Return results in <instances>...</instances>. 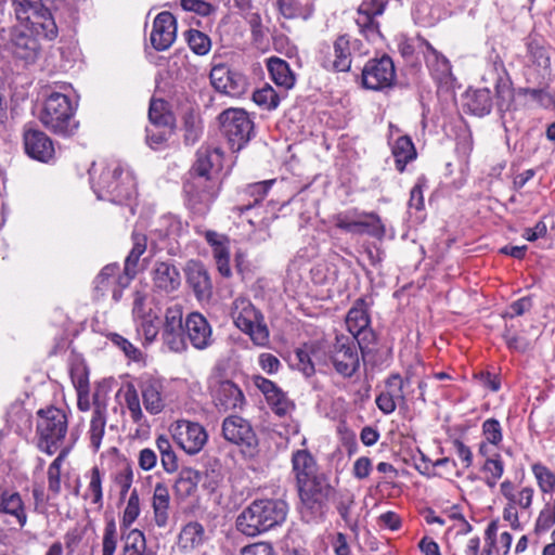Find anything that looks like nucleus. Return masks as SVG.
<instances>
[{
	"mask_svg": "<svg viewBox=\"0 0 555 555\" xmlns=\"http://www.w3.org/2000/svg\"><path fill=\"white\" fill-rule=\"evenodd\" d=\"M288 504L282 499H258L245 507L236 519V528L247 537H256L281 526L287 517Z\"/></svg>",
	"mask_w": 555,
	"mask_h": 555,
	"instance_id": "obj_1",
	"label": "nucleus"
},
{
	"mask_svg": "<svg viewBox=\"0 0 555 555\" xmlns=\"http://www.w3.org/2000/svg\"><path fill=\"white\" fill-rule=\"evenodd\" d=\"M95 164L89 173L92 180V189L99 199L122 204L131 199L135 194V180L132 173L124 170L117 162H111L102 167L98 179L94 178Z\"/></svg>",
	"mask_w": 555,
	"mask_h": 555,
	"instance_id": "obj_2",
	"label": "nucleus"
},
{
	"mask_svg": "<svg viewBox=\"0 0 555 555\" xmlns=\"http://www.w3.org/2000/svg\"><path fill=\"white\" fill-rule=\"evenodd\" d=\"M69 88L63 83L60 86L61 91H52L47 95L39 117L46 128L63 137L73 135L78 128L74 118L75 106L65 93Z\"/></svg>",
	"mask_w": 555,
	"mask_h": 555,
	"instance_id": "obj_3",
	"label": "nucleus"
},
{
	"mask_svg": "<svg viewBox=\"0 0 555 555\" xmlns=\"http://www.w3.org/2000/svg\"><path fill=\"white\" fill-rule=\"evenodd\" d=\"M366 53L367 50L360 39L349 34H341L333 40L332 44L326 42L321 44L318 60L320 65L326 70L347 73L351 68L353 56Z\"/></svg>",
	"mask_w": 555,
	"mask_h": 555,
	"instance_id": "obj_4",
	"label": "nucleus"
},
{
	"mask_svg": "<svg viewBox=\"0 0 555 555\" xmlns=\"http://www.w3.org/2000/svg\"><path fill=\"white\" fill-rule=\"evenodd\" d=\"M68 430V420L65 411L50 406L37 412L36 437L37 448L48 454H54L61 449Z\"/></svg>",
	"mask_w": 555,
	"mask_h": 555,
	"instance_id": "obj_5",
	"label": "nucleus"
},
{
	"mask_svg": "<svg viewBox=\"0 0 555 555\" xmlns=\"http://www.w3.org/2000/svg\"><path fill=\"white\" fill-rule=\"evenodd\" d=\"M54 0H13L16 18L35 26L49 40L57 36V26L51 13Z\"/></svg>",
	"mask_w": 555,
	"mask_h": 555,
	"instance_id": "obj_6",
	"label": "nucleus"
},
{
	"mask_svg": "<svg viewBox=\"0 0 555 555\" xmlns=\"http://www.w3.org/2000/svg\"><path fill=\"white\" fill-rule=\"evenodd\" d=\"M234 324L258 346H264L269 341V330L262 314L256 310L253 304L245 298L234 300L231 308Z\"/></svg>",
	"mask_w": 555,
	"mask_h": 555,
	"instance_id": "obj_7",
	"label": "nucleus"
},
{
	"mask_svg": "<svg viewBox=\"0 0 555 555\" xmlns=\"http://www.w3.org/2000/svg\"><path fill=\"white\" fill-rule=\"evenodd\" d=\"M297 490L302 506L308 509L312 516H322L327 506V502L333 499L335 494V488L331 485L328 477L324 473H320L297 485Z\"/></svg>",
	"mask_w": 555,
	"mask_h": 555,
	"instance_id": "obj_8",
	"label": "nucleus"
},
{
	"mask_svg": "<svg viewBox=\"0 0 555 555\" xmlns=\"http://www.w3.org/2000/svg\"><path fill=\"white\" fill-rule=\"evenodd\" d=\"M220 191V178L190 172V179L184 184L189 206L197 214L208 211Z\"/></svg>",
	"mask_w": 555,
	"mask_h": 555,
	"instance_id": "obj_9",
	"label": "nucleus"
},
{
	"mask_svg": "<svg viewBox=\"0 0 555 555\" xmlns=\"http://www.w3.org/2000/svg\"><path fill=\"white\" fill-rule=\"evenodd\" d=\"M221 131L233 151H240L251 139L254 122L243 108H228L219 115Z\"/></svg>",
	"mask_w": 555,
	"mask_h": 555,
	"instance_id": "obj_10",
	"label": "nucleus"
},
{
	"mask_svg": "<svg viewBox=\"0 0 555 555\" xmlns=\"http://www.w3.org/2000/svg\"><path fill=\"white\" fill-rule=\"evenodd\" d=\"M337 228L352 234H367L382 238L385 235V225L375 212H364L358 209L339 212L335 217Z\"/></svg>",
	"mask_w": 555,
	"mask_h": 555,
	"instance_id": "obj_11",
	"label": "nucleus"
},
{
	"mask_svg": "<svg viewBox=\"0 0 555 555\" xmlns=\"http://www.w3.org/2000/svg\"><path fill=\"white\" fill-rule=\"evenodd\" d=\"M22 24L11 33V50L17 59L34 63L41 51L40 39L49 40V38L40 34L31 24Z\"/></svg>",
	"mask_w": 555,
	"mask_h": 555,
	"instance_id": "obj_12",
	"label": "nucleus"
},
{
	"mask_svg": "<svg viewBox=\"0 0 555 555\" xmlns=\"http://www.w3.org/2000/svg\"><path fill=\"white\" fill-rule=\"evenodd\" d=\"M330 359L335 371L343 377H352L360 367L357 344L348 336H336L330 349Z\"/></svg>",
	"mask_w": 555,
	"mask_h": 555,
	"instance_id": "obj_13",
	"label": "nucleus"
},
{
	"mask_svg": "<svg viewBox=\"0 0 555 555\" xmlns=\"http://www.w3.org/2000/svg\"><path fill=\"white\" fill-rule=\"evenodd\" d=\"M395 80V65L386 54L367 61L362 69V85L365 89L379 91L391 87Z\"/></svg>",
	"mask_w": 555,
	"mask_h": 555,
	"instance_id": "obj_14",
	"label": "nucleus"
},
{
	"mask_svg": "<svg viewBox=\"0 0 555 555\" xmlns=\"http://www.w3.org/2000/svg\"><path fill=\"white\" fill-rule=\"evenodd\" d=\"M386 0H363L357 10L356 24L366 40L376 42L383 38L379 22L386 10Z\"/></svg>",
	"mask_w": 555,
	"mask_h": 555,
	"instance_id": "obj_15",
	"label": "nucleus"
},
{
	"mask_svg": "<svg viewBox=\"0 0 555 555\" xmlns=\"http://www.w3.org/2000/svg\"><path fill=\"white\" fill-rule=\"evenodd\" d=\"M209 78L217 91L231 96L243 95L248 87L247 78L241 72L223 63L212 66Z\"/></svg>",
	"mask_w": 555,
	"mask_h": 555,
	"instance_id": "obj_16",
	"label": "nucleus"
},
{
	"mask_svg": "<svg viewBox=\"0 0 555 555\" xmlns=\"http://www.w3.org/2000/svg\"><path fill=\"white\" fill-rule=\"evenodd\" d=\"M215 405L220 411L242 410L246 404L243 390L227 378H212L209 384Z\"/></svg>",
	"mask_w": 555,
	"mask_h": 555,
	"instance_id": "obj_17",
	"label": "nucleus"
},
{
	"mask_svg": "<svg viewBox=\"0 0 555 555\" xmlns=\"http://www.w3.org/2000/svg\"><path fill=\"white\" fill-rule=\"evenodd\" d=\"M184 332L182 307L175 304L166 309L162 339L171 351L181 352L186 348Z\"/></svg>",
	"mask_w": 555,
	"mask_h": 555,
	"instance_id": "obj_18",
	"label": "nucleus"
},
{
	"mask_svg": "<svg viewBox=\"0 0 555 555\" xmlns=\"http://www.w3.org/2000/svg\"><path fill=\"white\" fill-rule=\"evenodd\" d=\"M177 444L188 454L198 453L207 442V433L198 423L181 420L172 428Z\"/></svg>",
	"mask_w": 555,
	"mask_h": 555,
	"instance_id": "obj_19",
	"label": "nucleus"
},
{
	"mask_svg": "<svg viewBox=\"0 0 555 555\" xmlns=\"http://www.w3.org/2000/svg\"><path fill=\"white\" fill-rule=\"evenodd\" d=\"M222 435L225 440L246 449L249 453L254 452L258 444L256 434L249 422L237 415L224 418Z\"/></svg>",
	"mask_w": 555,
	"mask_h": 555,
	"instance_id": "obj_20",
	"label": "nucleus"
},
{
	"mask_svg": "<svg viewBox=\"0 0 555 555\" xmlns=\"http://www.w3.org/2000/svg\"><path fill=\"white\" fill-rule=\"evenodd\" d=\"M25 153L33 159L49 163L54 158L52 140L41 130L26 128L23 134Z\"/></svg>",
	"mask_w": 555,
	"mask_h": 555,
	"instance_id": "obj_21",
	"label": "nucleus"
},
{
	"mask_svg": "<svg viewBox=\"0 0 555 555\" xmlns=\"http://www.w3.org/2000/svg\"><path fill=\"white\" fill-rule=\"evenodd\" d=\"M177 37V21L172 13L160 12L153 22L151 43L157 51L168 50Z\"/></svg>",
	"mask_w": 555,
	"mask_h": 555,
	"instance_id": "obj_22",
	"label": "nucleus"
},
{
	"mask_svg": "<svg viewBox=\"0 0 555 555\" xmlns=\"http://www.w3.org/2000/svg\"><path fill=\"white\" fill-rule=\"evenodd\" d=\"M186 283L199 301H207L212 296L210 275L201 261L191 260L185 268Z\"/></svg>",
	"mask_w": 555,
	"mask_h": 555,
	"instance_id": "obj_23",
	"label": "nucleus"
},
{
	"mask_svg": "<svg viewBox=\"0 0 555 555\" xmlns=\"http://www.w3.org/2000/svg\"><path fill=\"white\" fill-rule=\"evenodd\" d=\"M126 278L119 273V267L116 263L105 266L94 280V291L98 296H104L107 292H112L113 299L118 301L121 298L122 289L126 288L130 282L122 283Z\"/></svg>",
	"mask_w": 555,
	"mask_h": 555,
	"instance_id": "obj_24",
	"label": "nucleus"
},
{
	"mask_svg": "<svg viewBox=\"0 0 555 555\" xmlns=\"http://www.w3.org/2000/svg\"><path fill=\"white\" fill-rule=\"evenodd\" d=\"M184 327L186 337L195 349L204 350L212 344V330L203 314L190 313L185 319Z\"/></svg>",
	"mask_w": 555,
	"mask_h": 555,
	"instance_id": "obj_25",
	"label": "nucleus"
},
{
	"mask_svg": "<svg viewBox=\"0 0 555 555\" xmlns=\"http://www.w3.org/2000/svg\"><path fill=\"white\" fill-rule=\"evenodd\" d=\"M204 237L211 247L212 257L219 273L224 278H230L232 275V271L230 267L229 237L225 234L218 233L214 230L205 231Z\"/></svg>",
	"mask_w": 555,
	"mask_h": 555,
	"instance_id": "obj_26",
	"label": "nucleus"
},
{
	"mask_svg": "<svg viewBox=\"0 0 555 555\" xmlns=\"http://www.w3.org/2000/svg\"><path fill=\"white\" fill-rule=\"evenodd\" d=\"M153 285L164 293L177 291L181 284L179 270L168 261H157L152 271Z\"/></svg>",
	"mask_w": 555,
	"mask_h": 555,
	"instance_id": "obj_27",
	"label": "nucleus"
},
{
	"mask_svg": "<svg viewBox=\"0 0 555 555\" xmlns=\"http://www.w3.org/2000/svg\"><path fill=\"white\" fill-rule=\"evenodd\" d=\"M222 157L223 154L219 149L202 146L196 153V160L190 172L219 177V171L222 167Z\"/></svg>",
	"mask_w": 555,
	"mask_h": 555,
	"instance_id": "obj_28",
	"label": "nucleus"
},
{
	"mask_svg": "<svg viewBox=\"0 0 555 555\" xmlns=\"http://www.w3.org/2000/svg\"><path fill=\"white\" fill-rule=\"evenodd\" d=\"M292 469L295 475L296 486L321 473L319 470L317 461L306 449L296 450L293 452Z\"/></svg>",
	"mask_w": 555,
	"mask_h": 555,
	"instance_id": "obj_29",
	"label": "nucleus"
},
{
	"mask_svg": "<svg viewBox=\"0 0 555 555\" xmlns=\"http://www.w3.org/2000/svg\"><path fill=\"white\" fill-rule=\"evenodd\" d=\"M425 62L434 78L439 82H448L449 78L452 76V66L450 61L437 51L428 41H425Z\"/></svg>",
	"mask_w": 555,
	"mask_h": 555,
	"instance_id": "obj_30",
	"label": "nucleus"
},
{
	"mask_svg": "<svg viewBox=\"0 0 555 555\" xmlns=\"http://www.w3.org/2000/svg\"><path fill=\"white\" fill-rule=\"evenodd\" d=\"M208 537L204 526L198 521H190L184 525L178 537V545L184 552L201 547Z\"/></svg>",
	"mask_w": 555,
	"mask_h": 555,
	"instance_id": "obj_31",
	"label": "nucleus"
},
{
	"mask_svg": "<svg viewBox=\"0 0 555 555\" xmlns=\"http://www.w3.org/2000/svg\"><path fill=\"white\" fill-rule=\"evenodd\" d=\"M163 388L162 383L153 378L146 379L141 384L140 390L143 404L150 414H158L165 408Z\"/></svg>",
	"mask_w": 555,
	"mask_h": 555,
	"instance_id": "obj_32",
	"label": "nucleus"
},
{
	"mask_svg": "<svg viewBox=\"0 0 555 555\" xmlns=\"http://www.w3.org/2000/svg\"><path fill=\"white\" fill-rule=\"evenodd\" d=\"M131 240L132 248L125 260L126 278H124V284L130 282L135 276L140 257L147 248V236L144 233L133 230Z\"/></svg>",
	"mask_w": 555,
	"mask_h": 555,
	"instance_id": "obj_33",
	"label": "nucleus"
},
{
	"mask_svg": "<svg viewBox=\"0 0 555 555\" xmlns=\"http://www.w3.org/2000/svg\"><path fill=\"white\" fill-rule=\"evenodd\" d=\"M267 67L270 73V77L275 85L283 87L286 90L294 87L296 77L286 61L272 56L268 59Z\"/></svg>",
	"mask_w": 555,
	"mask_h": 555,
	"instance_id": "obj_34",
	"label": "nucleus"
},
{
	"mask_svg": "<svg viewBox=\"0 0 555 555\" xmlns=\"http://www.w3.org/2000/svg\"><path fill=\"white\" fill-rule=\"evenodd\" d=\"M495 99L496 108L501 114L509 112L514 107V89L511 79L504 70L502 75L498 74L495 79Z\"/></svg>",
	"mask_w": 555,
	"mask_h": 555,
	"instance_id": "obj_35",
	"label": "nucleus"
},
{
	"mask_svg": "<svg viewBox=\"0 0 555 555\" xmlns=\"http://www.w3.org/2000/svg\"><path fill=\"white\" fill-rule=\"evenodd\" d=\"M370 323L371 320L365 300L363 298H359L347 313L346 326L349 333L352 335L360 334L361 331L370 326Z\"/></svg>",
	"mask_w": 555,
	"mask_h": 555,
	"instance_id": "obj_36",
	"label": "nucleus"
},
{
	"mask_svg": "<svg viewBox=\"0 0 555 555\" xmlns=\"http://www.w3.org/2000/svg\"><path fill=\"white\" fill-rule=\"evenodd\" d=\"M465 106L473 115L479 117L488 115L492 108L490 90L488 88H481L467 93Z\"/></svg>",
	"mask_w": 555,
	"mask_h": 555,
	"instance_id": "obj_37",
	"label": "nucleus"
},
{
	"mask_svg": "<svg viewBox=\"0 0 555 555\" xmlns=\"http://www.w3.org/2000/svg\"><path fill=\"white\" fill-rule=\"evenodd\" d=\"M169 501L170 496L167 486L162 482L156 483L153 494V509L155 524L158 527H165L167 525Z\"/></svg>",
	"mask_w": 555,
	"mask_h": 555,
	"instance_id": "obj_38",
	"label": "nucleus"
},
{
	"mask_svg": "<svg viewBox=\"0 0 555 555\" xmlns=\"http://www.w3.org/2000/svg\"><path fill=\"white\" fill-rule=\"evenodd\" d=\"M335 507L344 520L345 525L353 532L358 529V520L352 517L351 512L354 506V495L348 491H339L334 494Z\"/></svg>",
	"mask_w": 555,
	"mask_h": 555,
	"instance_id": "obj_39",
	"label": "nucleus"
},
{
	"mask_svg": "<svg viewBox=\"0 0 555 555\" xmlns=\"http://www.w3.org/2000/svg\"><path fill=\"white\" fill-rule=\"evenodd\" d=\"M202 480V472L193 468H183L173 486L176 494L180 498L192 495Z\"/></svg>",
	"mask_w": 555,
	"mask_h": 555,
	"instance_id": "obj_40",
	"label": "nucleus"
},
{
	"mask_svg": "<svg viewBox=\"0 0 555 555\" xmlns=\"http://www.w3.org/2000/svg\"><path fill=\"white\" fill-rule=\"evenodd\" d=\"M392 155L396 168L402 172L406 164L416 157V151L411 138L408 135L398 138L392 146Z\"/></svg>",
	"mask_w": 555,
	"mask_h": 555,
	"instance_id": "obj_41",
	"label": "nucleus"
},
{
	"mask_svg": "<svg viewBox=\"0 0 555 555\" xmlns=\"http://www.w3.org/2000/svg\"><path fill=\"white\" fill-rule=\"evenodd\" d=\"M124 542L121 555H144L146 540L142 531L138 529L121 530Z\"/></svg>",
	"mask_w": 555,
	"mask_h": 555,
	"instance_id": "obj_42",
	"label": "nucleus"
},
{
	"mask_svg": "<svg viewBox=\"0 0 555 555\" xmlns=\"http://www.w3.org/2000/svg\"><path fill=\"white\" fill-rule=\"evenodd\" d=\"M0 513L15 517L20 527H23L26 524L27 516L24 512L23 502L18 493L2 494Z\"/></svg>",
	"mask_w": 555,
	"mask_h": 555,
	"instance_id": "obj_43",
	"label": "nucleus"
},
{
	"mask_svg": "<svg viewBox=\"0 0 555 555\" xmlns=\"http://www.w3.org/2000/svg\"><path fill=\"white\" fill-rule=\"evenodd\" d=\"M106 416L102 408L96 406L92 412L90 421L89 436L90 444L94 451L101 447L102 439L105 433Z\"/></svg>",
	"mask_w": 555,
	"mask_h": 555,
	"instance_id": "obj_44",
	"label": "nucleus"
},
{
	"mask_svg": "<svg viewBox=\"0 0 555 555\" xmlns=\"http://www.w3.org/2000/svg\"><path fill=\"white\" fill-rule=\"evenodd\" d=\"M137 333L144 337L146 344L153 343L159 333V318L151 313L134 321Z\"/></svg>",
	"mask_w": 555,
	"mask_h": 555,
	"instance_id": "obj_45",
	"label": "nucleus"
},
{
	"mask_svg": "<svg viewBox=\"0 0 555 555\" xmlns=\"http://www.w3.org/2000/svg\"><path fill=\"white\" fill-rule=\"evenodd\" d=\"M173 133V125L155 126L146 128V143L153 150L162 149Z\"/></svg>",
	"mask_w": 555,
	"mask_h": 555,
	"instance_id": "obj_46",
	"label": "nucleus"
},
{
	"mask_svg": "<svg viewBox=\"0 0 555 555\" xmlns=\"http://www.w3.org/2000/svg\"><path fill=\"white\" fill-rule=\"evenodd\" d=\"M149 119L151 125L169 126L175 125V118L166 108L163 100H152L149 108Z\"/></svg>",
	"mask_w": 555,
	"mask_h": 555,
	"instance_id": "obj_47",
	"label": "nucleus"
},
{
	"mask_svg": "<svg viewBox=\"0 0 555 555\" xmlns=\"http://www.w3.org/2000/svg\"><path fill=\"white\" fill-rule=\"evenodd\" d=\"M403 389L404 379L400 374L393 373L386 378L385 389L382 392L401 405L405 403V395Z\"/></svg>",
	"mask_w": 555,
	"mask_h": 555,
	"instance_id": "obj_48",
	"label": "nucleus"
},
{
	"mask_svg": "<svg viewBox=\"0 0 555 555\" xmlns=\"http://www.w3.org/2000/svg\"><path fill=\"white\" fill-rule=\"evenodd\" d=\"M185 36L190 49L195 54L205 55L210 51L211 40L206 34L197 29H189Z\"/></svg>",
	"mask_w": 555,
	"mask_h": 555,
	"instance_id": "obj_49",
	"label": "nucleus"
},
{
	"mask_svg": "<svg viewBox=\"0 0 555 555\" xmlns=\"http://www.w3.org/2000/svg\"><path fill=\"white\" fill-rule=\"evenodd\" d=\"M253 100L258 106L269 111L276 108L281 101L279 93L269 85L256 90Z\"/></svg>",
	"mask_w": 555,
	"mask_h": 555,
	"instance_id": "obj_50",
	"label": "nucleus"
},
{
	"mask_svg": "<svg viewBox=\"0 0 555 555\" xmlns=\"http://www.w3.org/2000/svg\"><path fill=\"white\" fill-rule=\"evenodd\" d=\"M272 182L273 181L270 180V181H261V182H256V183L249 184L246 189V193L254 197L253 203H248V204L242 205V206H236V207H234V210L237 211L238 214H243L244 211L249 210L256 204L260 203L267 195Z\"/></svg>",
	"mask_w": 555,
	"mask_h": 555,
	"instance_id": "obj_51",
	"label": "nucleus"
},
{
	"mask_svg": "<svg viewBox=\"0 0 555 555\" xmlns=\"http://www.w3.org/2000/svg\"><path fill=\"white\" fill-rule=\"evenodd\" d=\"M140 515V499L138 491L132 490L120 521L121 530H130L131 525Z\"/></svg>",
	"mask_w": 555,
	"mask_h": 555,
	"instance_id": "obj_52",
	"label": "nucleus"
},
{
	"mask_svg": "<svg viewBox=\"0 0 555 555\" xmlns=\"http://www.w3.org/2000/svg\"><path fill=\"white\" fill-rule=\"evenodd\" d=\"M527 52L532 64L543 69L550 67L551 60L547 50L538 41L530 39L527 42Z\"/></svg>",
	"mask_w": 555,
	"mask_h": 555,
	"instance_id": "obj_53",
	"label": "nucleus"
},
{
	"mask_svg": "<svg viewBox=\"0 0 555 555\" xmlns=\"http://www.w3.org/2000/svg\"><path fill=\"white\" fill-rule=\"evenodd\" d=\"M125 403L129 410L131 420L134 423H140L143 418V412L141 409L140 398L138 390L132 384H129L125 391Z\"/></svg>",
	"mask_w": 555,
	"mask_h": 555,
	"instance_id": "obj_54",
	"label": "nucleus"
},
{
	"mask_svg": "<svg viewBox=\"0 0 555 555\" xmlns=\"http://www.w3.org/2000/svg\"><path fill=\"white\" fill-rule=\"evenodd\" d=\"M89 485L85 498H91L93 504L102 506L103 492H102V478L99 467L94 466L90 470Z\"/></svg>",
	"mask_w": 555,
	"mask_h": 555,
	"instance_id": "obj_55",
	"label": "nucleus"
},
{
	"mask_svg": "<svg viewBox=\"0 0 555 555\" xmlns=\"http://www.w3.org/2000/svg\"><path fill=\"white\" fill-rule=\"evenodd\" d=\"M118 542L117 526L114 519L106 521L103 539H102V555H114Z\"/></svg>",
	"mask_w": 555,
	"mask_h": 555,
	"instance_id": "obj_56",
	"label": "nucleus"
},
{
	"mask_svg": "<svg viewBox=\"0 0 555 555\" xmlns=\"http://www.w3.org/2000/svg\"><path fill=\"white\" fill-rule=\"evenodd\" d=\"M532 472L542 492L548 493L554 490L555 475L546 466L540 463L533 464Z\"/></svg>",
	"mask_w": 555,
	"mask_h": 555,
	"instance_id": "obj_57",
	"label": "nucleus"
},
{
	"mask_svg": "<svg viewBox=\"0 0 555 555\" xmlns=\"http://www.w3.org/2000/svg\"><path fill=\"white\" fill-rule=\"evenodd\" d=\"M180 5L185 12H193L202 17L216 14L217 8L205 0H180Z\"/></svg>",
	"mask_w": 555,
	"mask_h": 555,
	"instance_id": "obj_58",
	"label": "nucleus"
},
{
	"mask_svg": "<svg viewBox=\"0 0 555 555\" xmlns=\"http://www.w3.org/2000/svg\"><path fill=\"white\" fill-rule=\"evenodd\" d=\"M108 337L112 344L118 347L128 359L132 361H140L142 359L141 350L124 336L113 333Z\"/></svg>",
	"mask_w": 555,
	"mask_h": 555,
	"instance_id": "obj_59",
	"label": "nucleus"
},
{
	"mask_svg": "<svg viewBox=\"0 0 555 555\" xmlns=\"http://www.w3.org/2000/svg\"><path fill=\"white\" fill-rule=\"evenodd\" d=\"M482 435L487 442L498 446L502 442V427L496 418H488L482 423Z\"/></svg>",
	"mask_w": 555,
	"mask_h": 555,
	"instance_id": "obj_60",
	"label": "nucleus"
},
{
	"mask_svg": "<svg viewBox=\"0 0 555 555\" xmlns=\"http://www.w3.org/2000/svg\"><path fill=\"white\" fill-rule=\"evenodd\" d=\"M266 400L278 415H285L291 410V402L281 388L274 390Z\"/></svg>",
	"mask_w": 555,
	"mask_h": 555,
	"instance_id": "obj_61",
	"label": "nucleus"
},
{
	"mask_svg": "<svg viewBox=\"0 0 555 555\" xmlns=\"http://www.w3.org/2000/svg\"><path fill=\"white\" fill-rule=\"evenodd\" d=\"M532 306V298L530 296L521 297L518 300L513 301L507 307V309L503 313V318L514 319L516 317H520L526 312L530 311Z\"/></svg>",
	"mask_w": 555,
	"mask_h": 555,
	"instance_id": "obj_62",
	"label": "nucleus"
},
{
	"mask_svg": "<svg viewBox=\"0 0 555 555\" xmlns=\"http://www.w3.org/2000/svg\"><path fill=\"white\" fill-rule=\"evenodd\" d=\"M295 360V365L306 377H310L314 374V364L312 363L311 354L308 349H297Z\"/></svg>",
	"mask_w": 555,
	"mask_h": 555,
	"instance_id": "obj_63",
	"label": "nucleus"
},
{
	"mask_svg": "<svg viewBox=\"0 0 555 555\" xmlns=\"http://www.w3.org/2000/svg\"><path fill=\"white\" fill-rule=\"evenodd\" d=\"M276 7L281 15L293 20L301 14V4L298 0H276Z\"/></svg>",
	"mask_w": 555,
	"mask_h": 555,
	"instance_id": "obj_64",
	"label": "nucleus"
}]
</instances>
